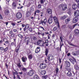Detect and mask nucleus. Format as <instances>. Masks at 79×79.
Segmentation results:
<instances>
[{
    "label": "nucleus",
    "instance_id": "obj_59",
    "mask_svg": "<svg viewBox=\"0 0 79 79\" xmlns=\"http://www.w3.org/2000/svg\"><path fill=\"white\" fill-rule=\"evenodd\" d=\"M45 44V45H46V46H48V43H46Z\"/></svg>",
    "mask_w": 79,
    "mask_h": 79
},
{
    "label": "nucleus",
    "instance_id": "obj_54",
    "mask_svg": "<svg viewBox=\"0 0 79 79\" xmlns=\"http://www.w3.org/2000/svg\"><path fill=\"white\" fill-rule=\"evenodd\" d=\"M59 63H61V59L60 58L59 59Z\"/></svg>",
    "mask_w": 79,
    "mask_h": 79
},
{
    "label": "nucleus",
    "instance_id": "obj_39",
    "mask_svg": "<svg viewBox=\"0 0 79 79\" xmlns=\"http://www.w3.org/2000/svg\"><path fill=\"white\" fill-rule=\"evenodd\" d=\"M11 24L13 26H15L16 25V24H15V23H11Z\"/></svg>",
    "mask_w": 79,
    "mask_h": 79
},
{
    "label": "nucleus",
    "instance_id": "obj_51",
    "mask_svg": "<svg viewBox=\"0 0 79 79\" xmlns=\"http://www.w3.org/2000/svg\"><path fill=\"white\" fill-rule=\"evenodd\" d=\"M0 19H3V17H2V15L0 14Z\"/></svg>",
    "mask_w": 79,
    "mask_h": 79
},
{
    "label": "nucleus",
    "instance_id": "obj_10",
    "mask_svg": "<svg viewBox=\"0 0 79 79\" xmlns=\"http://www.w3.org/2000/svg\"><path fill=\"white\" fill-rule=\"evenodd\" d=\"M78 21V18L76 17H75L73 19L72 22L73 23H77V22Z\"/></svg>",
    "mask_w": 79,
    "mask_h": 79
},
{
    "label": "nucleus",
    "instance_id": "obj_52",
    "mask_svg": "<svg viewBox=\"0 0 79 79\" xmlns=\"http://www.w3.org/2000/svg\"><path fill=\"white\" fill-rule=\"evenodd\" d=\"M4 48H3V47H0V50H3Z\"/></svg>",
    "mask_w": 79,
    "mask_h": 79
},
{
    "label": "nucleus",
    "instance_id": "obj_13",
    "mask_svg": "<svg viewBox=\"0 0 79 79\" xmlns=\"http://www.w3.org/2000/svg\"><path fill=\"white\" fill-rule=\"evenodd\" d=\"M46 12L48 14L50 15H52V10L50 9H48L47 10Z\"/></svg>",
    "mask_w": 79,
    "mask_h": 79
},
{
    "label": "nucleus",
    "instance_id": "obj_57",
    "mask_svg": "<svg viewBox=\"0 0 79 79\" xmlns=\"http://www.w3.org/2000/svg\"><path fill=\"white\" fill-rule=\"evenodd\" d=\"M69 44L70 45H72V46H73V45L72 43H69Z\"/></svg>",
    "mask_w": 79,
    "mask_h": 79
},
{
    "label": "nucleus",
    "instance_id": "obj_8",
    "mask_svg": "<svg viewBox=\"0 0 79 79\" xmlns=\"http://www.w3.org/2000/svg\"><path fill=\"white\" fill-rule=\"evenodd\" d=\"M48 59L49 61H51L53 59V56L51 54H49L48 55Z\"/></svg>",
    "mask_w": 79,
    "mask_h": 79
},
{
    "label": "nucleus",
    "instance_id": "obj_3",
    "mask_svg": "<svg viewBox=\"0 0 79 79\" xmlns=\"http://www.w3.org/2000/svg\"><path fill=\"white\" fill-rule=\"evenodd\" d=\"M47 66L46 64L42 63L40 64V68L41 69H45V68H47Z\"/></svg>",
    "mask_w": 79,
    "mask_h": 79
},
{
    "label": "nucleus",
    "instance_id": "obj_2",
    "mask_svg": "<svg viewBox=\"0 0 79 79\" xmlns=\"http://www.w3.org/2000/svg\"><path fill=\"white\" fill-rule=\"evenodd\" d=\"M53 19L55 21V22L56 24L59 27V28H60V25H59V22H58V19L57 18V17L56 16H54L53 17Z\"/></svg>",
    "mask_w": 79,
    "mask_h": 79
},
{
    "label": "nucleus",
    "instance_id": "obj_46",
    "mask_svg": "<svg viewBox=\"0 0 79 79\" xmlns=\"http://www.w3.org/2000/svg\"><path fill=\"white\" fill-rule=\"evenodd\" d=\"M48 40H45V42H44V44H45L47 43H48Z\"/></svg>",
    "mask_w": 79,
    "mask_h": 79
},
{
    "label": "nucleus",
    "instance_id": "obj_53",
    "mask_svg": "<svg viewBox=\"0 0 79 79\" xmlns=\"http://www.w3.org/2000/svg\"><path fill=\"white\" fill-rule=\"evenodd\" d=\"M40 28H41V29H43V31H44L45 30V29H44V28L43 27H42L40 26Z\"/></svg>",
    "mask_w": 79,
    "mask_h": 79
},
{
    "label": "nucleus",
    "instance_id": "obj_32",
    "mask_svg": "<svg viewBox=\"0 0 79 79\" xmlns=\"http://www.w3.org/2000/svg\"><path fill=\"white\" fill-rule=\"evenodd\" d=\"M74 67L75 69H79V67L77 65H75Z\"/></svg>",
    "mask_w": 79,
    "mask_h": 79
},
{
    "label": "nucleus",
    "instance_id": "obj_20",
    "mask_svg": "<svg viewBox=\"0 0 79 79\" xmlns=\"http://www.w3.org/2000/svg\"><path fill=\"white\" fill-rule=\"evenodd\" d=\"M71 21V19L70 18H69L67 19H65V23L66 24H68Z\"/></svg>",
    "mask_w": 79,
    "mask_h": 79
},
{
    "label": "nucleus",
    "instance_id": "obj_30",
    "mask_svg": "<svg viewBox=\"0 0 79 79\" xmlns=\"http://www.w3.org/2000/svg\"><path fill=\"white\" fill-rule=\"evenodd\" d=\"M29 59L30 60H31L32 58V56L31 55H30L28 56Z\"/></svg>",
    "mask_w": 79,
    "mask_h": 79
},
{
    "label": "nucleus",
    "instance_id": "obj_58",
    "mask_svg": "<svg viewBox=\"0 0 79 79\" xmlns=\"http://www.w3.org/2000/svg\"><path fill=\"white\" fill-rule=\"evenodd\" d=\"M17 78L18 79H20V77H19V76L17 75Z\"/></svg>",
    "mask_w": 79,
    "mask_h": 79
},
{
    "label": "nucleus",
    "instance_id": "obj_6",
    "mask_svg": "<svg viewBox=\"0 0 79 79\" xmlns=\"http://www.w3.org/2000/svg\"><path fill=\"white\" fill-rule=\"evenodd\" d=\"M16 16L18 19H21L22 17V14L20 12H18L16 14Z\"/></svg>",
    "mask_w": 79,
    "mask_h": 79
},
{
    "label": "nucleus",
    "instance_id": "obj_17",
    "mask_svg": "<svg viewBox=\"0 0 79 79\" xmlns=\"http://www.w3.org/2000/svg\"><path fill=\"white\" fill-rule=\"evenodd\" d=\"M66 67L69 68V67L70 66V63L69 61H66L65 62Z\"/></svg>",
    "mask_w": 79,
    "mask_h": 79
},
{
    "label": "nucleus",
    "instance_id": "obj_36",
    "mask_svg": "<svg viewBox=\"0 0 79 79\" xmlns=\"http://www.w3.org/2000/svg\"><path fill=\"white\" fill-rule=\"evenodd\" d=\"M26 70H27V69L25 68H23L22 69V70L23 71H26Z\"/></svg>",
    "mask_w": 79,
    "mask_h": 79
},
{
    "label": "nucleus",
    "instance_id": "obj_41",
    "mask_svg": "<svg viewBox=\"0 0 79 79\" xmlns=\"http://www.w3.org/2000/svg\"><path fill=\"white\" fill-rule=\"evenodd\" d=\"M29 25L27 24L26 25L25 27H27V28H29Z\"/></svg>",
    "mask_w": 79,
    "mask_h": 79
},
{
    "label": "nucleus",
    "instance_id": "obj_22",
    "mask_svg": "<svg viewBox=\"0 0 79 79\" xmlns=\"http://www.w3.org/2000/svg\"><path fill=\"white\" fill-rule=\"evenodd\" d=\"M40 74L41 75H45L46 74V71L45 70H43L40 72Z\"/></svg>",
    "mask_w": 79,
    "mask_h": 79
},
{
    "label": "nucleus",
    "instance_id": "obj_31",
    "mask_svg": "<svg viewBox=\"0 0 79 79\" xmlns=\"http://www.w3.org/2000/svg\"><path fill=\"white\" fill-rule=\"evenodd\" d=\"M48 77V76L47 75H45V76H44L42 77V78L43 79H46Z\"/></svg>",
    "mask_w": 79,
    "mask_h": 79
},
{
    "label": "nucleus",
    "instance_id": "obj_16",
    "mask_svg": "<svg viewBox=\"0 0 79 79\" xmlns=\"http://www.w3.org/2000/svg\"><path fill=\"white\" fill-rule=\"evenodd\" d=\"M73 60L71 59H69V60L70 61H71V62H72L73 64H74V62H76V59L75 58H74L73 57Z\"/></svg>",
    "mask_w": 79,
    "mask_h": 79
},
{
    "label": "nucleus",
    "instance_id": "obj_18",
    "mask_svg": "<svg viewBox=\"0 0 79 79\" xmlns=\"http://www.w3.org/2000/svg\"><path fill=\"white\" fill-rule=\"evenodd\" d=\"M30 16H31V12L29 11H27L26 14V17H30Z\"/></svg>",
    "mask_w": 79,
    "mask_h": 79
},
{
    "label": "nucleus",
    "instance_id": "obj_24",
    "mask_svg": "<svg viewBox=\"0 0 79 79\" xmlns=\"http://www.w3.org/2000/svg\"><path fill=\"white\" fill-rule=\"evenodd\" d=\"M9 13V11H8V9H5L4 13L5 15H8V14Z\"/></svg>",
    "mask_w": 79,
    "mask_h": 79
},
{
    "label": "nucleus",
    "instance_id": "obj_14",
    "mask_svg": "<svg viewBox=\"0 0 79 79\" xmlns=\"http://www.w3.org/2000/svg\"><path fill=\"white\" fill-rule=\"evenodd\" d=\"M16 7V3L15 2H13L12 5V8L13 9H15Z\"/></svg>",
    "mask_w": 79,
    "mask_h": 79
},
{
    "label": "nucleus",
    "instance_id": "obj_50",
    "mask_svg": "<svg viewBox=\"0 0 79 79\" xmlns=\"http://www.w3.org/2000/svg\"><path fill=\"white\" fill-rule=\"evenodd\" d=\"M58 72V69L56 68V73H57Z\"/></svg>",
    "mask_w": 79,
    "mask_h": 79
},
{
    "label": "nucleus",
    "instance_id": "obj_47",
    "mask_svg": "<svg viewBox=\"0 0 79 79\" xmlns=\"http://www.w3.org/2000/svg\"><path fill=\"white\" fill-rule=\"evenodd\" d=\"M55 37V35L54 34H53L52 35V39H54V37Z\"/></svg>",
    "mask_w": 79,
    "mask_h": 79
},
{
    "label": "nucleus",
    "instance_id": "obj_7",
    "mask_svg": "<svg viewBox=\"0 0 79 79\" xmlns=\"http://www.w3.org/2000/svg\"><path fill=\"white\" fill-rule=\"evenodd\" d=\"M34 73V71L33 70H30L28 73V75L30 76H32Z\"/></svg>",
    "mask_w": 79,
    "mask_h": 79
},
{
    "label": "nucleus",
    "instance_id": "obj_38",
    "mask_svg": "<svg viewBox=\"0 0 79 79\" xmlns=\"http://www.w3.org/2000/svg\"><path fill=\"white\" fill-rule=\"evenodd\" d=\"M23 6H20L19 7H18L17 8L18 9H21V8H23Z\"/></svg>",
    "mask_w": 79,
    "mask_h": 79
},
{
    "label": "nucleus",
    "instance_id": "obj_40",
    "mask_svg": "<svg viewBox=\"0 0 79 79\" xmlns=\"http://www.w3.org/2000/svg\"><path fill=\"white\" fill-rule=\"evenodd\" d=\"M18 36L20 37V38H23V35L21 34H19Z\"/></svg>",
    "mask_w": 79,
    "mask_h": 79
},
{
    "label": "nucleus",
    "instance_id": "obj_48",
    "mask_svg": "<svg viewBox=\"0 0 79 79\" xmlns=\"http://www.w3.org/2000/svg\"><path fill=\"white\" fill-rule=\"evenodd\" d=\"M15 44H16L15 43H11V45H15Z\"/></svg>",
    "mask_w": 79,
    "mask_h": 79
},
{
    "label": "nucleus",
    "instance_id": "obj_29",
    "mask_svg": "<svg viewBox=\"0 0 79 79\" xmlns=\"http://www.w3.org/2000/svg\"><path fill=\"white\" fill-rule=\"evenodd\" d=\"M79 30L77 29H76L75 30V33L76 34H79Z\"/></svg>",
    "mask_w": 79,
    "mask_h": 79
},
{
    "label": "nucleus",
    "instance_id": "obj_64",
    "mask_svg": "<svg viewBox=\"0 0 79 79\" xmlns=\"http://www.w3.org/2000/svg\"><path fill=\"white\" fill-rule=\"evenodd\" d=\"M77 7L79 9V3L78 4Z\"/></svg>",
    "mask_w": 79,
    "mask_h": 79
},
{
    "label": "nucleus",
    "instance_id": "obj_23",
    "mask_svg": "<svg viewBox=\"0 0 79 79\" xmlns=\"http://www.w3.org/2000/svg\"><path fill=\"white\" fill-rule=\"evenodd\" d=\"M73 55L74 56H77L79 55V52H73L72 53Z\"/></svg>",
    "mask_w": 79,
    "mask_h": 79
},
{
    "label": "nucleus",
    "instance_id": "obj_35",
    "mask_svg": "<svg viewBox=\"0 0 79 79\" xmlns=\"http://www.w3.org/2000/svg\"><path fill=\"white\" fill-rule=\"evenodd\" d=\"M8 47H6V48L4 49V52H6V51L8 50Z\"/></svg>",
    "mask_w": 79,
    "mask_h": 79
},
{
    "label": "nucleus",
    "instance_id": "obj_44",
    "mask_svg": "<svg viewBox=\"0 0 79 79\" xmlns=\"http://www.w3.org/2000/svg\"><path fill=\"white\" fill-rule=\"evenodd\" d=\"M50 34H49L48 35V39H50Z\"/></svg>",
    "mask_w": 79,
    "mask_h": 79
},
{
    "label": "nucleus",
    "instance_id": "obj_37",
    "mask_svg": "<svg viewBox=\"0 0 79 79\" xmlns=\"http://www.w3.org/2000/svg\"><path fill=\"white\" fill-rule=\"evenodd\" d=\"M57 29V27H54L53 28V31H56Z\"/></svg>",
    "mask_w": 79,
    "mask_h": 79
},
{
    "label": "nucleus",
    "instance_id": "obj_25",
    "mask_svg": "<svg viewBox=\"0 0 79 79\" xmlns=\"http://www.w3.org/2000/svg\"><path fill=\"white\" fill-rule=\"evenodd\" d=\"M33 78L34 79H39V77L38 75H35L34 76Z\"/></svg>",
    "mask_w": 79,
    "mask_h": 79
},
{
    "label": "nucleus",
    "instance_id": "obj_28",
    "mask_svg": "<svg viewBox=\"0 0 79 79\" xmlns=\"http://www.w3.org/2000/svg\"><path fill=\"white\" fill-rule=\"evenodd\" d=\"M45 53V55L46 56H47L48 55V49H47V48L46 49Z\"/></svg>",
    "mask_w": 79,
    "mask_h": 79
},
{
    "label": "nucleus",
    "instance_id": "obj_1",
    "mask_svg": "<svg viewBox=\"0 0 79 79\" xmlns=\"http://www.w3.org/2000/svg\"><path fill=\"white\" fill-rule=\"evenodd\" d=\"M59 8H62L63 11H65L67 9V5L66 4H62L59 5Z\"/></svg>",
    "mask_w": 79,
    "mask_h": 79
},
{
    "label": "nucleus",
    "instance_id": "obj_33",
    "mask_svg": "<svg viewBox=\"0 0 79 79\" xmlns=\"http://www.w3.org/2000/svg\"><path fill=\"white\" fill-rule=\"evenodd\" d=\"M17 66L19 68H20L21 67V64H20V63H19L17 64Z\"/></svg>",
    "mask_w": 79,
    "mask_h": 79
},
{
    "label": "nucleus",
    "instance_id": "obj_11",
    "mask_svg": "<svg viewBox=\"0 0 79 79\" xmlns=\"http://www.w3.org/2000/svg\"><path fill=\"white\" fill-rule=\"evenodd\" d=\"M77 6L76 4H73L72 5V8L73 10H76L77 9Z\"/></svg>",
    "mask_w": 79,
    "mask_h": 79
},
{
    "label": "nucleus",
    "instance_id": "obj_4",
    "mask_svg": "<svg viewBox=\"0 0 79 79\" xmlns=\"http://www.w3.org/2000/svg\"><path fill=\"white\" fill-rule=\"evenodd\" d=\"M38 45H39L40 46H41L42 47H43L44 46V43L42 41V40H39L38 41Z\"/></svg>",
    "mask_w": 79,
    "mask_h": 79
},
{
    "label": "nucleus",
    "instance_id": "obj_49",
    "mask_svg": "<svg viewBox=\"0 0 79 79\" xmlns=\"http://www.w3.org/2000/svg\"><path fill=\"white\" fill-rule=\"evenodd\" d=\"M13 32H16L17 31V30L16 29H13Z\"/></svg>",
    "mask_w": 79,
    "mask_h": 79
},
{
    "label": "nucleus",
    "instance_id": "obj_55",
    "mask_svg": "<svg viewBox=\"0 0 79 79\" xmlns=\"http://www.w3.org/2000/svg\"><path fill=\"white\" fill-rule=\"evenodd\" d=\"M60 39L61 41L62 42H63V40H62V37H60Z\"/></svg>",
    "mask_w": 79,
    "mask_h": 79
},
{
    "label": "nucleus",
    "instance_id": "obj_21",
    "mask_svg": "<svg viewBox=\"0 0 79 79\" xmlns=\"http://www.w3.org/2000/svg\"><path fill=\"white\" fill-rule=\"evenodd\" d=\"M40 47H37L36 49L35 52L36 53H39L40 52Z\"/></svg>",
    "mask_w": 79,
    "mask_h": 79
},
{
    "label": "nucleus",
    "instance_id": "obj_26",
    "mask_svg": "<svg viewBox=\"0 0 79 79\" xmlns=\"http://www.w3.org/2000/svg\"><path fill=\"white\" fill-rule=\"evenodd\" d=\"M22 60L23 62H25L27 60V58L23 57L22 58Z\"/></svg>",
    "mask_w": 79,
    "mask_h": 79
},
{
    "label": "nucleus",
    "instance_id": "obj_27",
    "mask_svg": "<svg viewBox=\"0 0 79 79\" xmlns=\"http://www.w3.org/2000/svg\"><path fill=\"white\" fill-rule=\"evenodd\" d=\"M67 74V76L69 77H71L72 76V73L70 72H68Z\"/></svg>",
    "mask_w": 79,
    "mask_h": 79
},
{
    "label": "nucleus",
    "instance_id": "obj_60",
    "mask_svg": "<svg viewBox=\"0 0 79 79\" xmlns=\"http://www.w3.org/2000/svg\"><path fill=\"white\" fill-rule=\"evenodd\" d=\"M11 37H14V36H15V35H14V34H12L11 35Z\"/></svg>",
    "mask_w": 79,
    "mask_h": 79
},
{
    "label": "nucleus",
    "instance_id": "obj_43",
    "mask_svg": "<svg viewBox=\"0 0 79 79\" xmlns=\"http://www.w3.org/2000/svg\"><path fill=\"white\" fill-rule=\"evenodd\" d=\"M18 74V72H17L13 73V74L14 76H15V74Z\"/></svg>",
    "mask_w": 79,
    "mask_h": 79
},
{
    "label": "nucleus",
    "instance_id": "obj_5",
    "mask_svg": "<svg viewBox=\"0 0 79 79\" xmlns=\"http://www.w3.org/2000/svg\"><path fill=\"white\" fill-rule=\"evenodd\" d=\"M77 25V24H75L73 25V26H72L71 24H69L68 25V27H69L70 29H71V30H73L74 27H76V26Z\"/></svg>",
    "mask_w": 79,
    "mask_h": 79
},
{
    "label": "nucleus",
    "instance_id": "obj_56",
    "mask_svg": "<svg viewBox=\"0 0 79 79\" xmlns=\"http://www.w3.org/2000/svg\"><path fill=\"white\" fill-rule=\"evenodd\" d=\"M38 8H40V7H41V5H39V6H38Z\"/></svg>",
    "mask_w": 79,
    "mask_h": 79
},
{
    "label": "nucleus",
    "instance_id": "obj_19",
    "mask_svg": "<svg viewBox=\"0 0 79 79\" xmlns=\"http://www.w3.org/2000/svg\"><path fill=\"white\" fill-rule=\"evenodd\" d=\"M66 18H68V15H64L63 16L61 17H60L61 19L63 20V19H64Z\"/></svg>",
    "mask_w": 79,
    "mask_h": 79
},
{
    "label": "nucleus",
    "instance_id": "obj_12",
    "mask_svg": "<svg viewBox=\"0 0 79 79\" xmlns=\"http://www.w3.org/2000/svg\"><path fill=\"white\" fill-rule=\"evenodd\" d=\"M47 22V19H45L44 20V21H40V24H46V23Z\"/></svg>",
    "mask_w": 79,
    "mask_h": 79
},
{
    "label": "nucleus",
    "instance_id": "obj_62",
    "mask_svg": "<svg viewBox=\"0 0 79 79\" xmlns=\"http://www.w3.org/2000/svg\"><path fill=\"white\" fill-rule=\"evenodd\" d=\"M5 24L7 26V25H8V22H6Z\"/></svg>",
    "mask_w": 79,
    "mask_h": 79
},
{
    "label": "nucleus",
    "instance_id": "obj_63",
    "mask_svg": "<svg viewBox=\"0 0 79 79\" xmlns=\"http://www.w3.org/2000/svg\"><path fill=\"white\" fill-rule=\"evenodd\" d=\"M5 42H6V44H8V41H6Z\"/></svg>",
    "mask_w": 79,
    "mask_h": 79
},
{
    "label": "nucleus",
    "instance_id": "obj_34",
    "mask_svg": "<svg viewBox=\"0 0 79 79\" xmlns=\"http://www.w3.org/2000/svg\"><path fill=\"white\" fill-rule=\"evenodd\" d=\"M45 2V0H40V3L41 4H43Z\"/></svg>",
    "mask_w": 79,
    "mask_h": 79
},
{
    "label": "nucleus",
    "instance_id": "obj_9",
    "mask_svg": "<svg viewBox=\"0 0 79 79\" xmlns=\"http://www.w3.org/2000/svg\"><path fill=\"white\" fill-rule=\"evenodd\" d=\"M74 15L75 17H77L79 16V11L76 10L74 12Z\"/></svg>",
    "mask_w": 79,
    "mask_h": 79
},
{
    "label": "nucleus",
    "instance_id": "obj_15",
    "mask_svg": "<svg viewBox=\"0 0 79 79\" xmlns=\"http://www.w3.org/2000/svg\"><path fill=\"white\" fill-rule=\"evenodd\" d=\"M52 22H53V19L52 18H50L48 19V24H51L52 23Z\"/></svg>",
    "mask_w": 79,
    "mask_h": 79
},
{
    "label": "nucleus",
    "instance_id": "obj_61",
    "mask_svg": "<svg viewBox=\"0 0 79 79\" xmlns=\"http://www.w3.org/2000/svg\"><path fill=\"white\" fill-rule=\"evenodd\" d=\"M36 12L37 13H39V12H40V10H37L36 11Z\"/></svg>",
    "mask_w": 79,
    "mask_h": 79
},
{
    "label": "nucleus",
    "instance_id": "obj_45",
    "mask_svg": "<svg viewBox=\"0 0 79 79\" xmlns=\"http://www.w3.org/2000/svg\"><path fill=\"white\" fill-rule=\"evenodd\" d=\"M19 48H17H17H16L15 49V51H16V52H18V51H19Z\"/></svg>",
    "mask_w": 79,
    "mask_h": 79
},
{
    "label": "nucleus",
    "instance_id": "obj_42",
    "mask_svg": "<svg viewBox=\"0 0 79 79\" xmlns=\"http://www.w3.org/2000/svg\"><path fill=\"white\" fill-rule=\"evenodd\" d=\"M29 31L30 32H32V28H30L29 29Z\"/></svg>",
    "mask_w": 79,
    "mask_h": 79
}]
</instances>
